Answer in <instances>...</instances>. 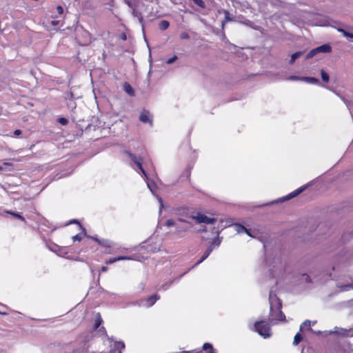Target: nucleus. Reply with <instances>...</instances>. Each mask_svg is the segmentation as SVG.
I'll list each match as a JSON object with an SVG mask.
<instances>
[{"label":"nucleus","mask_w":353,"mask_h":353,"mask_svg":"<svg viewBox=\"0 0 353 353\" xmlns=\"http://www.w3.org/2000/svg\"><path fill=\"white\" fill-rule=\"evenodd\" d=\"M282 303L278 299L276 308L274 310L272 305L270 306V312L269 315V321L272 324H276L278 321H285V316L281 311Z\"/></svg>","instance_id":"f257e3e1"},{"label":"nucleus","mask_w":353,"mask_h":353,"mask_svg":"<svg viewBox=\"0 0 353 353\" xmlns=\"http://www.w3.org/2000/svg\"><path fill=\"white\" fill-rule=\"evenodd\" d=\"M255 331L264 338L270 337L271 328L268 322L265 321H256L254 325Z\"/></svg>","instance_id":"f03ea898"},{"label":"nucleus","mask_w":353,"mask_h":353,"mask_svg":"<svg viewBox=\"0 0 353 353\" xmlns=\"http://www.w3.org/2000/svg\"><path fill=\"white\" fill-rule=\"evenodd\" d=\"M88 238L94 240L101 247L108 249V250H110L114 245V243L109 239H99V238H97V236H88ZM105 252L108 253V254L111 253L110 250H107V251H105Z\"/></svg>","instance_id":"7ed1b4c3"},{"label":"nucleus","mask_w":353,"mask_h":353,"mask_svg":"<svg viewBox=\"0 0 353 353\" xmlns=\"http://www.w3.org/2000/svg\"><path fill=\"white\" fill-rule=\"evenodd\" d=\"M125 153L131 159V160L137 165V166L138 167V168L141 170V172L145 176H147V174H146V172L145 170L143 169V158L141 157H137L136 155H134V154L128 152V151H125Z\"/></svg>","instance_id":"20e7f679"},{"label":"nucleus","mask_w":353,"mask_h":353,"mask_svg":"<svg viewBox=\"0 0 353 353\" xmlns=\"http://www.w3.org/2000/svg\"><path fill=\"white\" fill-rule=\"evenodd\" d=\"M193 219L196 220V221L199 223H214L216 222V219L208 217L205 214H199L198 215L193 216Z\"/></svg>","instance_id":"39448f33"},{"label":"nucleus","mask_w":353,"mask_h":353,"mask_svg":"<svg viewBox=\"0 0 353 353\" xmlns=\"http://www.w3.org/2000/svg\"><path fill=\"white\" fill-rule=\"evenodd\" d=\"M139 120L144 123L152 124V120L150 119V115L148 111L143 110L141 112L139 116Z\"/></svg>","instance_id":"423d86ee"},{"label":"nucleus","mask_w":353,"mask_h":353,"mask_svg":"<svg viewBox=\"0 0 353 353\" xmlns=\"http://www.w3.org/2000/svg\"><path fill=\"white\" fill-rule=\"evenodd\" d=\"M160 299V296L157 294L151 295L146 299L147 305L148 307L152 306L157 300Z\"/></svg>","instance_id":"0eeeda50"},{"label":"nucleus","mask_w":353,"mask_h":353,"mask_svg":"<svg viewBox=\"0 0 353 353\" xmlns=\"http://www.w3.org/2000/svg\"><path fill=\"white\" fill-rule=\"evenodd\" d=\"M129 259H131V258H130V257H129V256H117V257L110 258V259H109L108 260H106V261H105V263H106V264H111V263H113L117 262V261H121V260H129Z\"/></svg>","instance_id":"6e6552de"},{"label":"nucleus","mask_w":353,"mask_h":353,"mask_svg":"<svg viewBox=\"0 0 353 353\" xmlns=\"http://www.w3.org/2000/svg\"><path fill=\"white\" fill-rule=\"evenodd\" d=\"M318 52L330 53L332 52V47L329 44H323L317 47Z\"/></svg>","instance_id":"1a4fd4ad"},{"label":"nucleus","mask_w":353,"mask_h":353,"mask_svg":"<svg viewBox=\"0 0 353 353\" xmlns=\"http://www.w3.org/2000/svg\"><path fill=\"white\" fill-rule=\"evenodd\" d=\"M202 353H216L214 350L212 344L205 343L203 345Z\"/></svg>","instance_id":"9d476101"},{"label":"nucleus","mask_w":353,"mask_h":353,"mask_svg":"<svg viewBox=\"0 0 353 353\" xmlns=\"http://www.w3.org/2000/svg\"><path fill=\"white\" fill-rule=\"evenodd\" d=\"M123 90L127 94H128L130 96H134V91L132 87L131 86V85L129 83L125 82L123 83Z\"/></svg>","instance_id":"9b49d317"},{"label":"nucleus","mask_w":353,"mask_h":353,"mask_svg":"<svg viewBox=\"0 0 353 353\" xmlns=\"http://www.w3.org/2000/svg\"><path fill=\"white\" fill-rule=\"evenodd\" d=\"M212 250H213V246L212 245H210L208 248V249L205 250V252H204V254L202 256V257L197 261L196 264L201 263L205 259H207L208 257V256L210 254V253L212 252Z\"/></svg>","instance_id":"f8f14e48"},{"label":"nucleus","mask_w":353,"mask_h":353,"mask_svg":"<svg viewBox=\"0 0 353 353\" xmlns=\"http://www.w3.org/2000/svg\"><path fill=\"white\" fill-rule=\"evenodd\" d=\"M305 189V187H301L294 191H293L292 192L290 193L287 196H286V199H290L292 198H294L295 196H296L297 195H299L300 193H301L303 190Z\"/></svg>","instance_id":"ddd939ff"},{"label":"nucleus","mask_w":353,"mask_h":353,"mask_svg":"<svg viewBox=\"0 0 353 353\" xmlns=\"http://www.w3.org/2000/svg\"><path fill=\"white\" fill-rule=\"evenodd\" d=\"M5 212L12 215L14 218H17L23 222H25V223L26 222L25 218L23 216H21L20 214H19L18 212H14L10 211V210H6Z\"/></svg>","instance_id":"4468645a"},{"label":"nucleus","mask_w":353,"mask_h":353,"mask_svg":"<svg viewBox=\"0 0 353 353\" xmlns=\"http://www.w3.org/2000/svg\"><path fill=\"white\" fill-rule=\"evenodd\" d=\"M115 347L117 349V351H112L111 353H122V350L125 348V344L122 341L117 342Z\"/></svg>","instance_id":"2eb2a0df"},{"label":"nucleus","mask_w":353,"mask_h":353,"mask_svg":"<svg viewBox=\"0 0 353 353\" xmlns=\"http://www.w3.org/2000/svg\"><path fill=\"white\" fill-rule=\"evenodd\" d=\"M300 79L303 80L309 83H312V84L319 83V80L315 77H302Z\"/></svg>","instance_id":"dca6fc26"},{"label":"nucleus","mask_w":353,"mask_h":353,"mask_svg":"<svg viewBox=\"0 0 353 353\" xmlns=\"http://www.w3.org/2000/svg\"><path fill=\"white\" fill-rule=\"evenodd\" d=\"M169 26L170 22L166 20H162L159 23V28L162 31L167 30L169 28Z\"/></svg>","instance_id":"f3484780"},{"label":"nucleus","mask_w":353,"mask_h":353,"mask_svg":"<svg viewBox=\"0 0 353 353\" xmlns=\"http://www.w3.org/2000/svg\"><path fill=\"white\" fill-rule=\"evenodd\" d=\"M334 333L342 336H347L348 335V330L343 328H335V330L334 331Z\"/></svg>","instance_id":"a211bd4d"},{"label":"nucleus","mask_w":353,"mask_h":353,"mask_svg":"<svg viewBox=\"0 0 353 353\" xmlns=\"http://www.w3.org/2000/svg\"><path fill=\"white\" fill-rule=\"evenodd\" d=\"M103 322V319L100 315L99 313H98L96 316V319H95V323L94 325V330H97L99 326L101 325Z\"/></svg>","instance_id":"6ab92c4d"},{"label":"nucleus","mask_w":353,"mask_h":353,"mask_svg":"<svg viewBox=\"0 0 353 353\" xmlns=\"http://www.w3.org/2000/svg\"><path fill=\"white\" fill-rule=\"evenodd\" d=\"M303 54V52H301V51L296 52L294 54H292L291 56L290 63L292 64L295 61V60L296 59L299 58Z\"/></svg>","instance_id":"aec40b11"},{"label":"nucleus","mask_w":353,"mask_h":353,"mask_svg":"<svg viewBox=\"0 0 353 353\" xmlns=\"http://www.w3.org/2000/svg\"><path fill=\"white\" fill-rule=\"evenodd\" d=\"M234 227H235V230L237 232L240 233V232H248V229L244 227L243 225H241V224H235L234 225Z\"/></svg>","instance_id":"412c9836"},{"label":"nucleus","mask_w":353,"mask_h":353,"mask_svg":"<svg viewBox=\"0 0 353 353\" xmlns=\"http://www.w3.org/2000/svg\"><path fill=\"white\" fill-rule=\"evenodd\" d=\"M303 340V336L300 333H296L294 338L293 344L296 345Z\"/></svg>","instance_id":"4be33fe9"},{"label":"nucleus","mask_w":353,"mask_h":353,"mask_svg":"<svg viewBox=\"0 0 353 353\" xmlns=\"http://www.w3.org/2000/svg\"><path fill=\"white\" fill-rule=\"evenodd\" d=\"M318 50H317V48H315L312 50H311L306 55L305 58L307 59H311L313 57H314L316 54H318Z\"/></svg>","instance_id":"5701e85b"},{"label":"nucleus","mask_w":353,"mask_h":353,"mask_svg":"<svg viewBox=\"0 0 353 353\" xmlns=\"http://www.w3.org/2000/svg\"><path fill=\"white\" fill-rule=\"evenodd\" d=\"M132 14H133L134 17H137V18H138V19H139V22H140L141 24H143V18L142 14H141L140 12H138V11H137V10H133V12H132Z\"/></svg>","instance_id":"b1692460"},{"label":"nucleus","mask_w":353,"mask_h":353,"mask_svg":"<svg viewBox=\"0 0 353 353\" xmlns=\"http://www.w3.org/2000/svg\"><path fill=\"white\" fill-rule=\"evenodd\" d=\"M321 76L322 80L324 82L328 83V81L330 80V77H329L328 74L326 72H325L323 70H321Z\"/></svg>","instance_id":"393cba45"},{"label":"nucleus","mask_w":353,"mask_h":353,"mask_svg":"<svg viewBox=\"0 0 353 353\" xmlns=\"http://www.w3.org/2000/svg\"><path fill=\"white\" fill-rule=\"evenodd\" d=\"M221 240L219 239V236H217L216 239H214L212 243V244L210 245H212L213 246V248L215 247V246H219V245L221 244Z\"/></svg>","instance_id":"a878e982"},{"label":"nucleus","mask_w":353,"mask_h":353,"mask_svg":"<svg viewBox=\"0 0 353 353\" xmlns=\"http://www.w3.org/2000/svg\"><path fill=\"white\" fill-rule=\"evenodd\" d=\"M339 30L343 33V34L345 37H346L347 38L353 39V33L345 31V30H344L343 29H340Z\"/></svg>","instance_id":"bb28decb"},{"label":"nucleus","mask_w":353,"mask_h":353,"mask_svg":"<svg viewBox=\"0 0 353 353\" xmlns=\"http://www.w3.org/2000/svg\"><path fill=\"white\" fill-rule=\"evenodd\" d=\"M180 39H189L190 36L189 34L187 32H183L180 34Z\"/></svg>","instance_id":"cd10ccee"},{"label":"nucleus","mask_w":353,"mask_h":353,"mask_svg":"<svg viewBox=\"0 0 353 353\" xmlns=\"http://www.w3.org/2000/svg\"><path fill=\"white\" fill-rule=\"evenodd\" d=\"M58 121H59V123H61V125H67L68 123V119H65V118H63V117L59 118L58 119Z\"/></svg>","instance_id":"c85d7f7f"},{"label":"nucleus","mask_w":353,"mask_h":353,"mask_svg":"<svg viewBox=\"0 0 353 353\" xmlns=\"http://www.w3.org/2000/svg\"><path fill=\"white\" fill-rule=\"evenodd\" d=\"M192 1H194V3L195 4H196L197 6H199L201 8H203L205 6L203 0H192Z\"/></svg>","instance_id":"c756f323"},{"label":"nucleus","mask_w":353,"mask_h":353,"mask_svg":"<svg viewBox=\"0 0 353 353\" xmlns=\"http://www.w3.org/2000/svg\"><path fill=\"white\" fill-rule=\"evenodd\" d=\"M82 239V236L80 234H76L72 236L73 241H81Z\"/></svg>","instance_id":"7c9ffc66"},{"label":"nucleus","mask_w":353,"mask_h":353,"mask_svg":"<svg viewBox=\"0 0 353 353\" xmlns=\"http://www.w3.org/2000/svg\"><path fill=\"white\" fill-rule=\"evenodd\" d=\"M12 164L11 163L4 162L2 165H0V171L3 170L5 167L12 166Z\"/></svg>","instance_id":"2f4dec72"},{"label":"nucleus","mask_w":353,"mask_h":353,"mask_svg":"<svg viewBox=\"0 0 353 353\" xmlns=\"http://www.w3.org/2000/svg\"><path fill=\"white\" fill-rule=\"evenodd\" d=\"M176 59H177V57L176 56H174L172 58H170L168 60H167L166 63L168 64H171V63H174Z\"/></svg>","instance_id":"473e14b6"},{"label":"nucleus","mask_w":353,"mask_h":353,"mask_svg":"<svg viewBox=\"0 0 353 353\" xmlns=\"http://www.w3.org/2000/svg\"><path fill=\"white\" fill-rule=\"evenodd\" d=\"M70 223H76V224H78V225L81 227V228H82V229H83V230L84 232H85V228H83V226L81 225V223L79 222V221H77V220H76V219H73V220H71V221H70Z\"/></svg>","instance_id":"72a5a7b5"},{"label":"nucleus","mask_w":353,"mask_h":353,"mask_svg":"<svg viewBox=\"0 0 353 353\" xmlns=\"http://www.w3.org/2000/svg\"><path fill=\"white\" fill-rule=\"evenodd\" d=\"M57 11L59 15L62 14L63 13V8L61 6H58L57 7Z\"/></svg>","instance_id":"f704fd0d"},{"label":"nucleus","mask_w":353,"mask_h":353,"mask_svg":"<svg viewBox=\"0 0 353 353\" xmlns=\"http://www.w3.org/2000/svg\"><path fill=\"white\" fill-rule=\"evenodd\" d=\"M174 225V221L172 219H168L166 221V225L168 227L173 226Z\"/></svg>","instance_id":"c9c22d12"},{"label":"nucleus","mask_w":353,"mask_h":353,"mask_svg":"<svg viewBox=\"0 0 353 353\" xmlns=\"http://www.w3.org/2000/svg\"><path fill=\"white\" fill-rule=\"evenodd\" d=\"M303 325L310 327L311 326V321L309 320H306L303 322Z\"/></svg>","instance_id":"e433bc0d"},{"label":"nucleus","mask_w":353,"mask_h":353,"mask_svg":"<svg viewBox=\"0 0 353 353\" xmlns=\"http://www.w3.org/2000/svg\"><path fill=\"white\" fill-rule=\"evenodd\" d=\"M21 134V130H18V129H17V130H15L14 131V134L15 136H19V135H20Z\"/></svg>","instance_id":"4c0bfd02"},{"label":"nucleus","mask_w":353,"mask_h":353,"mask_svg":"<svg viewBox=\"0 0 353 353\" xmlns=\"http://www.w3.org/2000/svg\"><path fill=\"white\" fill-rule=\"evenodd\" d=\"M121 39L123 41H125L127 39V36H126V34L123 32L121 34Z\"/></svg>","instance_id":"58836bf2"},{"label":"nucleus","mask_w":353,"mask_h":353,"mask_svg":"<svg viewBox=\"0 0 353 353\" xmlns=\"http://www.w3.org/2000/svg\"><path fill=\"white\" fill-rule=\"evenodd\" d=\"M51 25L53 26H57L59 24V21H52L50 22Z\"/></svg>","instance_id":"ea45409f"},{"label":"nucleus","mask_w":353,"mask_h":353,"mask_svg":"<svg viewBox=\"0 0 353 353\" xmlns=\"http://www.w3.org/2000/svg\"><path fill=\"white\" fill-rule=\"evenodd\" d=\"M108 267L107 266H102L101 268V270L103 272H106L108 270Z\"/></svg>","instance_id":"a19ab883"},{"label":"nucleus","mask_w":353,"mask_h":353,"mask_svg":"<svg viewBox=\"0 0 353 353\" xmlns=\"http://www.w3.org/2000/svg\"><path fill=\"white\" fill-rule=\"evenodd\" d=\"M290 79H299L300 78L296 76L291 77Z\"/></svg>","instance_id":"79ce46f5"},{"label":"nucleus","mask_w":353,"mask_h":353,"mask_svg":"<svg viewBox=\"0 0 353 353\" xmlns=\"http://www.w3.org/2000/svg\"><path fill=\"white\" fill-rule=\"evenodd\" d=\"M0 314H1V315H7V314H8V313H7V312H1V311H0Z\"/></svg>","instance_id":"37998d69"},{"label":"nucleus","mask_w":353,"mask_h":353,"mask_svg":"<svg viewBox=\"0 0 353 353\" xmlns=\"http://www.w3.org/2000/svg\"><path fill=\"white\" fill-rule=\"evenodd\" d=\"M248 236H252L249 230H248V232H245Z\"/></svg>","instance_id":"c03bdc74"},{"label":"nucleus","mask_w":353,"mask_h":353,"mask_svg":"<svg viewBox=\"0 0 353 353\" xmlns=\"http://www.w3.org/2000/svg\"><path fill=\"white\" fill-rule=\"evenodd\" d=\"M104 330L105 331V327H102L100 330Z\"/></svg>","instance_id":"a18cd8bd"},{"label":"nucleus","mask_w":353,"mask_h":353,"mask_svg":"<svg viewBox=\"0 0 353 353\" xmlns=\"http://www.w3.org/2000/svg\"><path fill=\"white\" fill-rule=\"evenodd\" d=\"M216 233H217V235H219V233H220V232H219V231H217V232H216Z\"/></svg>","instance_id":"49530a36"}]
</instances>
